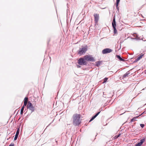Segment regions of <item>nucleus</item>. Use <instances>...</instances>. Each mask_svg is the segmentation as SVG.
Segmentation results:
<instances>
[{
	"label": "nucleus",
	"mask_w": 146,
	"mask_h": 146,
	"mask_svg": "<svg viewBox=\"0 0 146 146\" xmlns=\"http://www.w3.org/2000/svg\"><path fill=\"white\" fill-rule=\"evenodd\" d=\"M81 122L80 115V114H76L74 118V125L78 126Z\"/></svg>",
	"instance_id": "nucleus-1"
},
{
	"label": "nucleus",
	"mask_w": 146,
	"mask_h": 146,
	"mask_svg": "<svg viewBox=\"0 0 146 146\" xmlns=\"http://www.w3.org/2000/svg\"><path fill=\"white\" fill-rule=\"evenodd\" d=\"M81 48H80L78 52V54L80 55H82L84 54L88 50V46L86 45L85 46H82Z\"/></svg>",
	"instance_id": "nucleus-2"
},
{
	"label": "nucleus",
	"mask_w": 146,
	"mask_h": 146,
	"mask_svg": "<svg viewBox=\"0 0 146 146\" xmlns=\"http://www.w3.org/2000/svg\"><path fill=\"white\" fill-rule=\"evenodd\" d=\"M112 25L113 29V33L114 34H116L117 31L116 29V22L115 20V15L113 17L112 21Z\"/></svg>",
	"instance_id": "nucleus-3"
},
{
	"label": "nucleus",
	"mask_w": 146,
	"mask_h": 146,
	"mask_svg": "<svg viewBox=\"0 0 146 146\" xmlns=\"http://www.w3.org/2000/svg\"><path fill=\"white\" fill-rule=\"evenodd\" d=\"M78 63L80 65H86L87 62L84 57L80 58L78 60Z\"/></svg>",
	"instance_id": "nucleus-4"
},
{
	"label": "nucleus",
	"mask_w": 146,
	"mask_h": 146,
	"mask_svg": "<svg viewBox=\"0 0 146 146\" xmlns=\"http://www.w3.org/2000/svg\"><path fill=\"white\" fill-rule=\"evenodd\" d=\"M85 60L87 61L94 62L95 61V59L91 55H86L84 56Z\"/></svg>",
	"instance_id": "nucleus-5"
},
{
	"label": "nucleus",
	"mask_w": 146,
	"mask_h": 146,
	"mask_svg": "<svg viewBox=\"0 0 146 146\" xmlns=\"http://www.w3.org/2000/svg\"><path fill=\"white\" fill-rule=\"evenodd\" d=\"M112 51V50L109 48H106L103 49L102 51V54H105L110 53Z\"/></svg>",
	"instance_id": "nucleus-6"
},
{
	"label": "nucleus",
	"mask_w": 146,
	"mask_h": 146,
	"mask_svg": "<svg viewBox=\"0 0 146 146\" xmlns=\"http://www.w3.org/2000/svg\"><path fill=\"white\" fill-rule=\"evenodd\" d=\"M94 21L95 23H97L98 22L99 18V15L98 14H96L94 15Z\"/></svg>",
	"instance_id": "nucleus-7"
},
{
	"label": "nucleus",
	"mask_w": 146,
	"mask_h": 146,
	"mask_svg": "<svg viewBox=\"0 0 146 146\" xmlns=\"http://www.w3.org/2000/svg\"><path fill=\"white\" fill-rule=\"evenodd\" d=\"M145 141V139H141L140 142L137 144L135 146H141Z\"/></svg>",
	"instance_id": "nucleus-8"
},
{
	"label": "nucleus",
	"mask_w": 146,
	"mask_h": 146,
	"mask_svg": "<svg viewBox=\"0 0 146 146\" xmlns=\"http://www.w3.org/2000/svg\"><path fill=\"white\" fill-rule=\"evenodd\" d=\"M122 130H121L119 132V133L118 135H116L115 137H113V140L115 139L118 137H119V136L121 135L122 134V133H121V132Z\"/></svg>",
	"instance_id": "nucleus-9"
},
{
	"label": "nucleus",
	"mask_w": 146,
	"mask_h": 146,
	"mask_svg": "<svg viewBox=\"0 0 146 146\" xmlns=\"http://www.w3.org/2000/svg\"><path fill=\"white\" fill-rule=\"evenodd\" d=\"M130 74L129 71L127 72L123 76V78H124L128 76V75Z\"/></svg>",
	"instance_id": "nucleus-10"
},
{
	"label": "nucleus",
	"mask_w": 146,
	"mask_h": 146,
	"mask_svg": "<svg viewBox=\"0 0 146 146\" xmlns=\"http://www.w3.org/2000/svg\"><path fill=\"white\" fill-rule=\"evenodd\" d=\"M139 116H140L139 115V116L133 117L132 119H131L130 122H133L134 121L137 120V119L138 117H139Z\"/></svg>",
	"instance_id": "nucleus-11"
},
{
	"label": "nucleus",
	"mask_w": 146,
	"mask_h": 146,
	"mask_svg": "<svg viewBox=\"0 0 146 146\" xmlns=\"http://www.w3.org/2000/svg\"><path fill=\"white\" fill-rule=\"evenodd\" d=\"M102 61H98L96 62V66L97 67H98L100 64L102 63Z\"/></svg>",
	"instance_id": "nucleus-12"
},
{
	"label": "nucleus",
	"mask_w": 146,
	"mask_h": 146,
	"mask_svg": "<svg viewBox=\"0 0 146 146\" xmlns=\"http://www.w3.org/2000/svg\"><path fill=\"white\" fill-rule=\"evenodd\" d=\"M27 108L29 109L30 110H31V113L33 112L35 110L34 107L33 106Z\"/></svg>",
	"instance_id": "nucleus-13"
},
{
	"label": "nucleus",
	"mask_w": 146,
	"mask_h": 146,
	"mask_svg": "<svg viewBox=\"0 0 146 146\" xmlns=\"http://www.w3.org/2000/svg\"><path fill=\"white\" fill-rule=\"evenodd\" d=\"M33 106L32 103L30 101L28 102V104L27 106V108H28L31 106Z\"/></svg>",
	"instance_id": "nucleus-14"
},
{
	"label": "nucleus",
	"mask_w": 146,
	"mask_h": 146,
	"mask_svg": "<svg viewBox=\"0 0 146 146\" xmlns=\"http://www.w3.org/2000/svg\"><path fill=\"white\" fill-rule=\"evenodd\" d=\"M96 117L94 115L92 116L89 122H90L92 121H93L95 118H96Z\"/></svg>",
	"instance_id": "nucleus-15"
},
{
	"label": "nucleus",
	"mask_w": 146,
	"mask_h": 146,
	"mask_svg": "<svg viewBox=\"0 0 146 146\" xmlns=\"http://www.w3.org/2000/svg\"><path fill=\"white\" fill-rule=\"evenodd\" d=\"M96 117L94 115L92 116L89 122H90L92 121H93L95 118H96Z\"/></svg>",
	"instance_id": "nucleus-16"
},
{
	"label": "nucleus",
	"mask_w": 146,
	"mask_h": 146,
	"mask_svg": "<svg viewBox=\"0 0 146 146\" xmlns=\"http://www.w3.org/2000/svg\"><path fill=\"white\" fill-rule=\"evenodd\" d=\"M96 117L94 115L92 116L89 122H90L92 121H93L95 118H96Z\"/></svg>",
	"instance_id": "nucleus-17"
},
{
	"label": "nucleus",
	"mask_w": 146,
	"mask_h": 146,
	"mask_svg": "<svg viewBox=\"0 0 146 146\" xmlns=\"http://www.w3.org/2000/svg\"><path fill=\"white\" fill-rule=\"evenodd\" d=\"M96 117L94 115L92 116L89 122H90L92 121H93L95 118H96Z\"/></svg>",
	"instance_id": "nucleus-18"
},
{
	"label": "nucleus",
	"mask_w": 146,
	"mask_h": 146,
	"mask_svg": "<svg viewBox=\"0 0 146 146\" xmlns=\"http://www.w3.org/2000/svg\"><path fill=\"white\" fill-rule=\"evenodd\" d=\"M24 108H25L23 107H22L21 108L20 114H21V115H23V111L24 110Z\"/></svg>",
	"instance_id": "nucleus-19"
},
{
	"label": "nucleus",
	"mask_w": 146,
	"mask_h": 146,
	"mask_svg": "<svg viewBox=\"0 0 146 146\" xmlns=\"http://www.w3.org/2000/svg\"><path fill=\"white\" fill-rule=\"evenodd\" d=\"M131 40H141V39L140 38V37H137V38H131Z\"/></svg>",
	"instance_id": "nucleus-20"
},
{
	"label": "nucleus",
	"mask_w": 146,
	"mask_h": 146,
	"mask_svg": "<svg viewBox=\"0 0 146 146\" xmlns=\"http://www.w3.org/2000/svg\"><path fill=\"white\" fill-rule=\"evenodd\" d=\"M144 54H141L139 56H138L137 58L139 60L142 58Z\"/></svg>",
	"instance_id": "nucleus-21"
},
{
	"label": "nucleus",
	"mask_w": 146,
	"mask_h": 146,
	"mask_svg": "<svg viewBox=\"0 0 146 146\" xmlns=\"http://www.w3.org/2000/svg\"><path fill=\"white\" fill-rule=\"evenodd\" d=\"M73 123V120H71L70 122H69L68 121H67V125H70V124H72Z\"/></svg>",
	"instance_id": "nucleus-22"
},
{
	"label": "nucleus",
	"mask_w": 146,
	"mask_h": 146,
	"mask_svg": "<svg viewBox=\"0 0 146 146\" xmlns=\"http://www.w3.org/2000/svg\"><path fill=\"white\" fill-rule=\"evenodd\" d=\"M108 80V78L107 77L105 78L103 80V83H105Z\"/></svg>",
	"instance_id": "nucleus-23"
},
{
	"label": "nucleus",
	"mask_w": 146,
	"mask_h": 146,
	"mask_svg": "<svg viewBox=\"0 0 146 146\" xmlns=\"http://www.w3.org/2000/svg\"><path fill=\"white\" fill-rule=\"evenodd\" d=\"M116 58L120 60V59H121V57L120 55H116Z\"/></svg>",
	"instance_id": "nucleus-24"
},
{
	"label": "nucleus",
	"mask_w": 146,
	"mask_h": 146,
	"mask_svg": "<svg viewBox=\"0 0 146 146\" xmlns=\"http://www.w3.org/2000/svg\"><path fill=\"white\" fill-rule=\"evenodd\" d=\"M27 104V102L26 101H24V104L22 107L25 108Z\"/></svg>",
	"instance_id": "nucleus-25"
},
{
	"label": "nucleus",
	"mask_w": 146,
	"mask_h": 146,
	"mask_svg": "<svg viewBox=\"0 0 146 146\" xmlns=\"http://www.w3.org/2000/svg\"><path fill=\"white\" fill-rule=\"evenodd\" d=\"M133 35L134 37H135V38H137L139 37L138 36V35L136 33H133Z\"/></svg>",
	"instance_id": "nucleus-26"
},
{
	"label": "nucleus",
	"mask_w": 146,
	"mask_h": 146,
	"mask_svg": "<svg viewBox=\"0 0 146 146\" xmlns=\"http://www.w3.org/2000/svg\"><path fill=\"white\" fill-rule=\"evenodd\" d=\"M119 4L116 3L115 4V7H116V8L117 9V11H119V8L118 7V5Z\"/></svg>",
	"instance_id": "nucleus-27"
},
{
	"label": "nucleus",
	"mask_w": 146,
	"mask_h": 146,
	"mask_svg": "<svg viewBox=\"0 0 146 146\" xmlns=\"http://www.w3.org/2000/svg\"><path fill=\"white\" fill-rule=\"evenodd\" d=\"M146 113V108L145 109L144 111H143V112L142 113L141 115H139V116H140L141 115H142L143 114H145Z\"/></svg>",
	"instance_id": "nucleus-28"
},
{
	"label": "nucleus",
	"mask_w": 146,
	"mask_h": 146,
	"mask_svg": "<svg viewBox=\"0 0 146 146\" xmlns=\"http://www.w3.org/2000/svg\"><path fill=\"white\" fill-rule=\"evenodd\" d=\"M19 129L20 128H18V129L16 131V135H19Z\"/></svg>",
	"instance_id": "nucleus-29"
},
{
	"label": "nucleus",
	"mask_w": 146,
	"mask_h": 146,
	"mask_svg": "<svg viewBox=\"0 0 146 146\" xmlns=\"http://www.w3.org/2000/svg\"><path fill=\"white\" fill-rule=\"evenodd\" d=\"M28 98L27 97H25L24 99V101H26L27 102V100H28Z\"/></svg>",
	"instance_id": "nucleus-30"
},
{
	"label": "nucleus",
	"mask_w": 146,
	"mask_h": 146,
	"mask_svg": "<svg viewBox=\"0 0 146 146\" xmlns=\"http://www.w3.org/2000/svg\"><path fill=\"white\" fill-rule=\"evenodd\" d=\"M18 135L15 134V137L14 138V140H16L17 139L18 137Z\"/></svg>",
	"instance_id": "nucleus-31"
},
{
	"label": "nucleus",
	"mask_w": 146,
	"mask_h": 146,
	"mask_svg": "<svg viewBox=\"0 0 146 146\" xmlns=\"http://www.w3.org/2000/svg\"><path fill=\"white\" fill-rule=\"evenodd\" d=\"M100 112L101 111H100L98 112L95 115L97 117L98 116V115L100 113Z\"/></svg>",
	"instance_id": "nucleus-32"
},
{
	"label": "nucleus",
	"mask_w": 146,
	"mask_h": 146,
	"mask_svg": "<svg viewBox=\"0 0 146 146\" xmlns=\"http://www.w3.org/2000/svg\"><path fill=\"white\" fill-rule=\"evenodd\" d=\"M140 126L141 128H143L145 126V125L143 124H140Z\"/></svg>",
	"instance_id": "nucleus-33"
},
{
	"label": "nucleus",
	"mask_w": 146,
	"mask_h": 146,
	"mask_svg": "<svg viewBox=\"0 0 146 146\" xmlns=\"http://www.w3.org/2000/svg\"><path fill=\"white\" fill-rule=\"evenodd\" d=\"M139 60L137 58L134 61H133V63H135L137 62Z\"/></svg>",
	"instance_id": "nucleus-34"
},
{
	"label": "nucleus",
	"mask_w": 146,
	"mask_h": 146,
	"mask_svg": "<svg viewBox=\"0 0 146 146\" xmlns=\"http://www.w3.org/2000/svg\"><path fill=\"white\" fill-rule=\"evenodd\" d=\"M120 0H116V3L119 4Z\"/></svg>",
	"instance_id": "nucleus-35"
},
{
	"label": "nucleus",
	"mask_w": 146,
	"mask_h": 146,
	"mask_svg": "<svg viewBox=\"0 0 146 146\" xmlns=\"http://www.w3.org/2000/svg\"><path fill=\"white\" fill-rule=\"evenodd\" d=\"M120 61L124 62L125 61V60L123 58H121V59H120Z\"/></svg>",
	"instance_id": "nucleus-36"
},
{
	"label": "nucleus",
	"mask_w": 146,
	"mask_h": 146,
	"mask_svg": "<svg viewBox=\"0 0 146 146\" xmlns=\"http://www.w3.org/2000/svg\"><path fill=\"white\" fill-rule=\"evenodd\" d=\"M14 145L13 143H11L9 146H14Z\"/></svg>",
	"instance_id": "nucleus-37"
},
{
	"label": "nucleus",
	"mask_w": 146,
	"mask_h": 146,
	"mask_svg": "<svg viewBox=\"0 0 146 146\" xmlns=\"http://www.w3.org/2000/svg\"><path fill=\"white\" fill-rule=\"evenodd\" d=\"M103 97H105V98H106L107 97V96H105V95H104V92H103Z\"/></svg>",
	"instance_id": "nucleus-38"
},
{
	"label": "nucleus",
	"mask_w": 146,
	"mask_h": 146,
	"mask_svg": "<svg viewBox=\"0 0 146 146\" xmlns=\"http://www.w3.org/2000/svg\"><path fill=\"white\" fill-rule=\"evenodd\" d=\"M77 67L78 68H80L81 66L79 65H77Z\"/></svg>",
	"instance_id": "nucleus-39"
},
{
	"label": "nucleus",
	"mask_w": 146,
	"mask_h": 146,
	"mask_svg": "<svg viewBox=\"0 0 146 146\" xmlns=\"http://www.w3.org/2000/svg\"><path fill=\"white\" fill-rule=\"evenodd\" d=\"M141 40H143V41H146V40H143V38H141Z\"/></svg>",
	"instance_id": "nucleus-40"
},
{
	"label": "nucleus",
	"mask_w": 146,
	"mask_h": 146,
	"mask_svg": "<svg viewBox=\"0 0 146 146\" xmlns=\"http://www.w3.org/2000/svg\"><path fill=\"white\" fill-rule=\"evenodd\" d=\"M50 125V124H49L48 125V126L46 127V128H48V127Z\"/></svg>",
	"instance_id": "nucleus-41"
},
{
	"label": "nucleus",
	"mask_w": 146,
	"mask_h": 146,
	"mask_svg": "<svg viewBox=\"0 0 146 146\" xmlns=\"http://www.w3.org/2000/svg\"><path fill=\"white\" fill-rule=\"evenodd\" d=\"M145 74H146V70H145Z\"/></svg>",
	"instance_id": "nucleus-42"
},
{
	"label": "nucleus",
	"mask_w": 146,
	"mask_h": 146,
	"mask_svg": "<svg viewBox=\"0 0 146 146\" xmlns=\"http://www.w3.org/2000/svg\"><path fill=\"white\" fill-rule=\"evenodd\" d=\"M125 123H124L123 124V125H125Z\"/></svg>",
	"instance_id": "nucleus-43"
},
{
	"label": "nucleus",
	"mask_w": 146,
	"mask_h": 146,
	"mask_svg": "<svg viewBox=\"0 0 146 146\" xmlns=\"http://www.w3.org/2000/svg\"><path fill=\"white\" fill-rule=\"evenodd\" d=\"M72 52H73V49H72Z\"/></svg>",
	"instance_id": "nucleus-44"
},
{
	"label": "nucleus",
	"mask_w": 146,
	"mask_h": 146,
	"mask_svg": "<svg viewBox=\"0 0 146 146\" xmlns=\"http://www.w3.org/2000/svg\"><path fill=\"white\" fill-rule=\"evenodd\" d=\"M125 113V112H124V113H121V114L120 115H122V114H123V113Z\"/></svg>",
	"instance_id": "nucleus-45"
},
{
	"label": "nucleus",
	"mask_w": 146,
	"mask_h": 146,
	"mask_svg": "<svg viewBox=\"0 0 146 146\" xmlns=\"http://www.w3.org/2000/svg\"><path fill=\"white\" fill-rule=\"evenodd\" d=\"M130 127V128H131V127H128V128H129Z\"/></svg>",
	"instance_id": "nucleus-46"
},
{
	"label": "nucleus",
	"mask_w": 146,
	"mask_h": 146,
	"mask_svg": "<svg viewBox=\"0 0 146 146\" xmlns=\"http://www.w3.org/2000/svg\"><path fill=\"white\" fill-rule=\"evenodd\" d=\"M73 15V13H72V15Z\"/></svg>",
	"instance_id": "nucleus-47"
},
{
	"label": "nucleus",
	"mask_w": 146,
	"mask_h": 146,
	"mask_svg": "<svg viewBox=\"0 0 146 146\" xmlns=\"http://www.w3.org/2000/svg\"><path fill=\"white\" fill-rule=\"evenodd\" d=\"M20 127H19V128H20Z\"/></svg>",
	"instance_id": "nucleus-48"
},
{
	"label": "nucleus",
	"mask_w": 146,
	"mask_h": 146,
	"mask_svg": "<svg viewBox=\"0 0 146 146\" xmlns=\"http://www.w3.org/2000/svg\"><path fill=\"white\" fill-rule=\"evenodd\" d=\"M20 127H19V128H20Z\"/></svg>",
	"instance_id": "nucleus-49"
},
{
	"label": "nucleus",
	"mask_w": 146,
	"mask_h": 146,
	"mask_svg": "<svg viewBox=\"0 0 146 146\" xmlns=\"http://www.w3.org/2000/svg\"><path fill=\"white\" fill-rule=\"evenodd\" d=\"M20 127H19V128H20Z\"/></svg>",
	"instance_id": "nucleus-50"
}]
</instances>
